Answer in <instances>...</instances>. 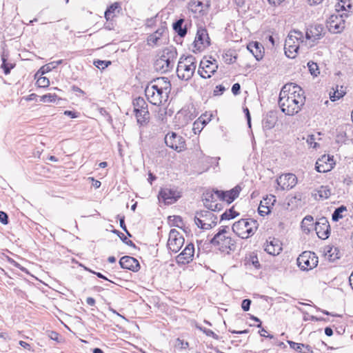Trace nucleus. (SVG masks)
I'll return each instance as SVG.
<instances>
[{"mask_svg":"<svg viewBox=\"0 0 353 353\" xmlns=\"http://www.w3.org/2000/svg\"><path fill=\"white\" fill-rule=\"evenodd\" d=\"M305 97L301 88L295 83L285 84L279 94V105L286 115L297 114L305 104Z\"/></svg>","mask_w":353,"mask_h":353,"instance_id":"nucleus-1","label":"nucleus"},{"mask_svg":"<svg viewBox=\"0 0 353 353\" xmlns=\"http://www.w3.org/2000/svg\"><path fill=\"white\" fill-rule=\"evenodd\" d=\"M210 242L219 250L227 254L234 251L236 248V242L231 237L228 226H222Z\"/></svg>","mask_w":353,"mask_h":353,"instance_id":"nucleus-2","label":"nucleus"},{"mask_svg":"<svg viewBox=\"0 0 353 353\" xmlns=\"http://www.w3.org/2000/svg\"><path fill=\"white\" fill-rule=\"evenodd\" d=\"M177 57V52L173 47L163 49L155 60L154 69L161 73H165L172 70L174 66Z\"/></svg>","mask_w":353,"mask_h":353,"instance_id":"nucleus-3","label":"nucleus"},{"mask_svg":"<svg viewBox=\"0 0 353 353\" xmlns=\"http://www.w3.org/2000/svg\"><path fill=\"white\" fill-rule=\"evenodd\" d=\"M259 224L252 219H242L235 222L232 227V231L241 239H248L254 234Z\"/></svg>","mask_w":353,"mask_h":353,"instance_id":"nucleus-4","label":"nucleus"},{"mask_svg":"<svg viewBox=\"0 0 353 353\" xmlns=\"http://www.w3.org/2000/svg\"><path fill=\"white\" fill-rule=\"evenodd\" d=\"M196 68V60L192 55L181 57L176 68L178 77L184 81L190 80Z\"/></svg>","mask_w":353,"mask_h":353,"instance_id":"nucleus-5","label":"nucleus"},{"mask_svg":"<svg viewBox=\"0 0 353 353\" xmlns=\"http://www.w3.org/2000/svg\"><path fill=\"white\" fill-rule=\"evenodd\" d=\"M303 42V35L301 32L298 30L290 31L285 41V55L290 59L295 58L298 54L300 43Z\"/></svg>","mask_w":353,"mask_h":353,"instance_id":"nucleus-6","label":"nucleus"},{"mask_svg":"<svg viewBox=\"0 0 353 353\" xmlns=\"http://www.w3.org/2000/svg\"><path fill=\"white\" fill-rule=\"evenodd\" d=\"M194 223L199 228L208 230L216 225L217 217L212 212L203 210L196 213Z\"/></svg>","mask_w":353,"mask_h":353,"instance_id":"nucleus-7","label":"nucleus"},{"mask_svg":"<svg viewBox=\"0 0 353 353\" xmlns=\"http://www.w3.org/2000/svg\"><path fill=\"white\" fill-rule=\"evenodd\" d=\"M297 264L302 270L308 271L317 266L318 257L314 252L305 251L298 257Z\"/></svg>","mask_w":353,"mask_h":353,"instance_id":"nucleus-8","label":"nucleus"},{"mask_svg":"<svg viewBox=\"0 0 353 353\" xmlns=\"http://www.w3.org/2000/svg\"><path fill=\"white\" fill-rule=\"evenodd\" d=\"M145 94L150 103L154 105H160L163 101H167L170 92H164V90H162L161 91L160 89H155V88L146 87Z\"/></svg>","mask_w":353,"mask_h":353,"instance_id":"nucleus-9","label":"nucleus"},{"mask_svg":"<svg viewBox=\"0 0 353 353\" xmlns=\"http://www.w3.org/2000/svg\"><path fill=\"white\" fill-rule=\"evenodd\" d=\"M193 45L194 52H201L210 45V39L205 28L200 27L197 29Z\"/></svg>","mask_w":353,"mask_h":353,"instance_id":"nucleus-10","label":"nucleus"},{"mask_svg":"<svg viewBox=\"0 0 353 353\" xmlns=\"http://www.w3.org/2000/svg\"><path fill=\"white\" fill-rule=\"evenodd\" d=\"M165 143L167 146L178 152L186 149L185 139L175 132L168 133L165 137Z\"/></svg>","mask_w":353,"mask_h":353,"instance_id":"nucleus-11","label":"nucleus"},{"mask_svg":"<svg viewBox=\"0 0 353 353\" xmlns=\"http://www.w3.org/2000/svg\"><path fill=\"white\" fill-rule=\"evenodd\" d=\"M327 27L331 33H341L345 27L344 16L339 14H332L327 19Z\"/></svg>","mask_w":353,"mask_h":353,"instance_id":"nucleus-12","label":"nucleus"},{"mask_svg":"<svg viewBox=\"0 0 353 353\" xmlns=\"http://www.w3.org/2000/svg\"><path fill=\"white\" fill-rule=\"evenodd\" d=\"M218 69L216 59H203L200 62L198 74L203 79L210 78Z\"/></svg>","mask_w":353,"mask_h":353,"instance_id":"nucleus-13","label":"nucleus"},{"mask_svg":"<svg viewBox=\"0 0 353 353\" xmlns=\"http://www.w3.org/2000/svg\"><path fill=\"white\" fill-rule=\"evenodd\" d=\"M183 236L176 229H172L169 233L168 247L172 252H178L184 244Z\"/></svg>","mask_w":353,"mask_h":353,"instance_id":"nucleus-14","label":"nucleus"},{"mask_svg":"<svg viewBox=\"0 0 353 353\" xmlns=\"http://www.w3.org/2000/svg\"><path fill=\"white\" fill-rule=\"evenodd\" d=\"M180 197V192L175 188H163L159 193V200L167 205L175 203Z\"/></svg>","mask_w":353,"mask_h":353,"instance_id":"nucleus-15","label":"nucleus"},{"mask_svg":"<svg viewBox=\"0 0 353 353\" xmlns=\"http://www.w3.org/2000/svg\"><path fill=\"white\" fill-rule=\"evenodd\" d=\"M335 165L333 156L323 154L316 162L315 169L318 172L325 173L331 171Z\"/></svg>","mask_w":353,"mask_h":353,"instance_id":"nucleus-16","label":"nucleus"},{"mask_svg":"<svg viewBox=\"0 0 353 353\" xmlns=\"http://www.w3.org/2000/svg\"><path fill=\"white\" fill-rule=\"evenodd\" d=\"M210 6V0H190L188 3L189 10L198 16L205 14Z\"/></svg>","mask_w":353,"mask_h":353,"instance_id":"nucleus-17","label":"nucleus"},{"mask_svg":"<svg viewBox=\"0 0 353 353\" xmlns=\"http://www.w3.org/2000/svg\"><path fill=\"white\" fill-rule=\"evenodd\" d=\"M276 183L281 190H288L296 185L297 178L295 174L292 173L281 174L276 179Z\"/></svg>","mask_w":353,"mask_h":353,"instance_id":"nucleus-18","label":"nucleus"},{"mask_svg":"<svg viewBox=\"0 0 353 353\" xmlns=\"http://www.w3.org/2000/svg\"><path fill=\"white\" fill-rule=\"evenodd\" d=\"M315 230L319 238L326 239L330 234V226L325 217H321L315 224Z\"/></svg>","mask_w":353,"mask_h":353,"instance_id":"nucleus-19","label":"nucleus"},{"mask_svg":"<svg viewBox=\"0 0 353 353\" xmlns=\"http://www.w3.org/2000/svg\"><path fill=\"white\" fill-rule=\"evenodd\" d=\"M194 254V246L189 243L185 249L176 256V261L179 264H188L192 261Z\"/></svg>","mask_w":353,"mask_h":353,"instance_id":"nucleus-20","label":"nucleus"},{"mask_svg":"<svg viewBox=\"0 0 353 353\" xmlns=\"http://www.w3.org/2000/svg\"><path fill=\"white\" fill-rule=\"evenodd\" d=\"M324 28L322 25L315 24L310 26L306 31L305 38L307 41L314 42L320 39L323 35Z\"/></svg>","mask_w":353,"mask_h":353,"instance_id":"nucleus-21","label":"nucleus"},{"mask_svg":"<svg viewBox=\"0 0 353 353\" xmlns=\"http://www.w3.org/2000/svg\"><path fill=\"white\" fill-rule=\"evenodd\" d=\"M147 87L155 88L164 90V92H170L171 83L167 77H159L150 82Z\"/></svg>","mask_w":353,"mask_h":353,"instance_id":"nucleus-22","label":"nucleus"},{"mask_svg":"<svg viewBox=\"0 0 353 353\" xmlns=\"http://www.w3.org/2000/svg\"><path fill=\"white\" fill-rule=\"evenodd\" d=\"M119 264L122 268L130 270L133 272H137L140 269V265L138 260L129 256H124L121 257L119 261Z\"/></svg>","mask_w":353,"mask_h":353,"instance_id":"nucleus-23","label":"nucleus"},{"mask_svg":"<svg viewBox=\"0 0 353 353\" xmlns=\"http://www.w3.org/2000/svg\"><path fill=\"white\" fill-rule=\"evenodd\" d=\"M241 190V188L239 185L235 186L229 191L219 190V201H226L228 203H231L239 196Z\"/></svg>","mask_w":353,"mask_h":353,"instance_id":"nucleus-24","label":"nucleus"},{"mask_svg":"<svg viewBox=\"0 0 353 353\" xmlns=\"http://www.w3.org/2000/svg\"><path fill=\"white\" fill-rule=\"evenodd\" d=\"M276 202V197L270 195L261 201L258 208L259 214L261 216H265L270 212L271 206Z\"/></svg>","mask_w":353,"mask_h":353,"instance_id":"nucleus-25","label":"nucleus"},{"mask_svg":"<svg viewBox=\"0 0 353 353\" xmlns=\"http://www.w3.org/2000/svg\"><path fill=\"white\" fill-rule=\"evenodd\" d=\"M282 250V244L279 239H273L270 241H267L265 247V251L269 254L276 256L280 254Z\"/></svg>","mask_w":353,"mask_h":353,"instance_id":"nucleus-26","label":"nucleus"},{"mask_svg":"<svg viewBox=\"0 0 353 353\" xmlns=\"http://www.w3.org/2000/svg\"><path fill=\"white\" fill-rule=\"evenodd\" d=\"M247 48L256 60L259 61L263 58V48L259 42L250 43Z\"/></svg>","mask_w":353,"mask_h":353,"instance_id":"nucleus-27","label":"nucleus"},{"mask_svg":"<svg viewBox=\"0 0 353 353\" xmlns=\"http://www.w3.org/2000/svg\"><path fill=\"white\" fill-rule=\"evenodd\" d=\"M132 105L134 107V112L142 111L144 113V115L149 114V111L148 108V104L142 97H137L134 99L132 102Z\"/></svg>","mask_w":353,"mask_h":353,"instance_id":"nucleus-28","label":"nucleus"},{"mask_svg":"<svg viewBox=\"0 0 353 353\" xmlns=\"http://www.w3.org/2000/svg\"><path fill=\"white\" fill-rule=\"evenodd\" d=\"M219 190H215V191H206L203 194V203L204 205L206 207L207 203L208 204H212L214 203L217 201V200H219Z\"/></svg>","mask_w":353,"mask_h":353,"instance_id":"nucleus-29","label":"nucleus"},{"mask_svg":"<svg viewBox=\"0 0 353 353\" xmlns=\"http://www.w3.org/2000/svg\"><path fill=\"white\" fill-rule=\"evenodd\" d=\"M165 32V28L161 27L158 28L153 34L148 37V43L149 45H158L159 41L163 34Z\"/></svg>","mask_w":353,"mask_h":353,"instance_id":"nucleus-30","label":"nucleus"},{"mask_svg":"<svg viewBox=\"0 0 353 353\" xmlns=\"http://www.w3.org/2000/svg\"><path fill=\"white\" fill-rule=\"evenodd\" d=\"M276 117L273 112L268 113L263 120V127L265 130H270L275 125Z\"/></svg>","mask_w":353,"mask_h":353,"instance_id":"nucleus-31","label":"nucleus"},{"mask_svg":"<svg viewBox=\"0 0 353 353\" xmlns=\"http://www.w3.org/2000/svg\"><path fill=\"white\" fill-rule=\"evenodd\" d=\"M121 6L118 2H115L110 6L105 12L106 20H111L115 16L116 12H119Z\"/></svg>","mask_w":353,"mask_h":353,"instance_id":"nucleus-32","label":"nucleus"},{"mask_svg":"<svg viewBox=\"0 0 353 353\" xmlns=\"http://www.w3.org/2000/svg\"><path fill=\"white\" fill-rule=\"evenodd\" d=\"M316 199H317V196L319 199H327L331 195V190L327 186L322 185L318 190H316V192L314 194Z\"/></svg>","mask_w":353,"mask_h":353,"instance_id":"nucleus-33","label":"nucleus"},{"mask_svg":"<svg viewBox=\"0 0 353 353\" xmlns=\"http://www.w3.org/2000/svg\"><path fill=\"white\" fill-rule=\"evenodd\" d=\"M184 20L182 19H180L177 20L175 23H173V29L178 34L179 36L181 37H183L187 34V29L186 28H183V23Z\"/></svg>","mask_w":353,"mask_h":353,"instance_id":"nucleus-34","label":"nucleus"},{"mask_svg":"<svg viewBox=\"0 0 353 353\" xmlns=\"http://www.w3.org/2000/svg\"><path fill=\"white\" fill-rule=\"evenodd\" d=\"M8 54L3 52L1 54V68L3 69L4 73L6 74H8L10 72V70L14 66L13 63L8 62Z\"/></svg>","mask_w":353,"mask_h":353,"instance_id":"nucleus-35","label":"nucleus"},{"mask_svg":"<svg viewBox=\"0 0 353 353\" xmlns=\"http://www.w3.org/2000/svg\"><path fill=\"white\" fill-rule=\"evenodd\" d=\"M313 217L306 216L301 222V228L305 232H310L313 227Z\"/></svg>","mask_w":353,"mask_h":353,"instance_id":"nucleus-36","label":"nucleus"},{"mask_svg":"<svg viewBox=\"0 0 353 353\" xmlns=\"http://www.w3.org/2000/svg\"><path fill=\"white\" fill-rule=\"evenodd\" d=\"M94 299L90 297V315L97 318L98 320H101L104 316V314L94 307Z\"/></svg>","mask_w":353,"mask_h":353,"instance_id":"nucleus-37","label":"nucleus"},{"mask_svg":"<svg viewBox=\"0 0 353 353\" xmlns=\"http://www.w3.org/2000/svg\"><path fill=\"white\" fill-rule=\"evenodd\" d=\"M326 256L330 261L339 259V251L337 248H330L326 252Z\"/></svg>","mask_w":353,"mask_h":353,"instance_id":"nucleus-38","label":"nucleus"},{"mask_svg":"<svg viewBox=\"0 0 353 353\" xmlns=\"http://www.w3.org/2000/svg\"><path fill=\"white\" fill-rule=\"evenodd\" d=\"M135 114V117L137 118V123L142 125L148 122L150 119V114L147 115H144V113L142 111L134 112Z\"/></svg>","mask_w":353,"mask_h":353,"instance_id":"nucleus-39","label":"nucleus"},{"mask_svg":"<svg viewBox=\"0 0 353 353\" xmlns=\"http://www.w3.org/2000/svg\"><path fill=\"white\" fill-rule=\"evenodd\" d=\"M239 215V213L234 210L232 208L228 210H226L224 213L221 215V220H230L235 218Z\"/></svg>","mask_w":353,"mask_h":353,"instance_id":"nucleus-40","label":"nucleus"},{"mask_svg":"<svg viewBox=\"0 0 353 353\" xmlns=\"http://www.w3.org/2000/svg\"><path fill=\"white\" fill-rule=\"evenodd\" d=\"M345 210H346V208L343 205L336 208L332 215V220L334 221H338L339 219H341L343 217L342 212Z\"/></svg>","mask_w":353,"mask_h":353,"instance_id":"nucleus-41","label":"nucleus"},{"mask_svg":"<svg viewBox=\"0 0 353 353\" xmlns=\"http://www.w3.org/2000/svg\"><path fill=\"white\" fill-rule=\"evenodd\" d=\"M347 8L350 9L352 8V4L350 3V1L347 0H341L340 2L338 3L336 6V10L337 12L340 10H347Z\"/></svg>","mask_w":353,"mask_h":353,"instance_id":"nucleus-42","label":"nucleus"},{"mask_svg":"<svg viewBox=\"0 0 353 353\" xmlns=\"http://www.w3.org/2000/svg\"><path fill=\"white\" fill-rule=\"evenodd\" d=\"M93 64L94 66L99 70H104L108 66H109L111 64L110 61H102V60H97L94 61Z\"/></svg>","mask_w":353,"mask_h":353,"instance_id":"nucleus-43","label":"nucleus"},{"mask_svg":"<svg viewBox=\"0 0 353 353\" xmlns=\"http://www.w3.org/2000/svg\"><path fill=\"white\" fill-rule=\"evenodd\" d=\"M345 94V92L343 90H334L332 93H330V98L332 101H335L341 97H343Z\"/></svg>","mask_w":353,"mask_h":353,"instance_id":"nucleus-44","label":"nucleus"},{"mask_svg":"<svg viewBox=\"0 0 353 353\" xmlns=\"http://www.w3.org/2000/svg\"><path fill=\"white\" fill-rule=\"evenodd\" d=\"M57 96L55 94H47L41 97L40 101L43 103L46 102H54L56 101Z\"/></svg>","mask_w":353,"mask_h":353,"instance_id":"nucleus-45","label":"nucleus"},{"mask_svg":"<svg viewBox=\"0 0 353 353\" xmlns=\"http://www.w3.org/2000/svg\"><path fill=\"white\" fill-rule=\"evenodd\" d=\"M307 65L311 74L316 77L319 74V68L316 63L309 62Z\"/></svg>","mask_w":353,"mask_h":353,"instance_id":"nucleus-46","label":"nucleus"},{"mask_svg":"<svg viewBox=\"0 0 353 353\" xmlns=\"http://www.w3.org/2000/svg\"><path fill=\"white\" fill-rule=\"evenodd\" d=\"M37 84L40 88H47L50 85V81L47 77H39L37 81Z\"/></svg>","mask_w":353,"mask_h":353,"instance_id":"nucleus-47","label":"nucleus"},{"mask_svg":"<svg viewBox=\"0 0 353 353\" xmlns=\"http://www.w3.org/2000/svg\"><path fill=\"white\" fill-rule=\"evenodd\" d=\"M170 221L173 222L174 225L181 228L183 225L182 218L179 216H173L169 217Z\"/></svg>","mask_w":353,"mask_h":353,"instance_id":"nucleus-48","label":"nucleus"},{"mask_svg":"<svg viewBox=\"0 0 353 353\" xmlns=\"http://www.w3.org/2000/svg\"><path fill=\"white\" fill-rule=\"evenodd\" d=\"M209 211L213 212V211H219L222 208V204L221 203H217V201L214 203L212 204H208L206 205V207Z\"/></svg>","mask_w":353,"mask_h":353,"instance_id":"nucleus-49","label":"nucleus"},{"mask_svg":"<svg viewBox=\"0 0 353 353\" xmlns=\"http://www.w3.org/2000/svg\"><path fill=\"white\" fill-rule=\"evenodd\" d=\"M288 343L291 348L302 352V347H304V344L295 343L291 341H288Z\"/></svg>","mask_w":353,"mask_h":353,"instance_id":"nucleus-50","label":"nucleus"},{"mask_svg":"<svg viewBox=\"0 0 353 353\" xmlns=\"http://www.w3.org/2000/svg\"><path fill=\"white\" fill-rule=\"evenodd\" d=\"M200 330H202L208 336L212 337L216 340H218L219 339V336L211 330L206 328L203 329L201 327H200Z\"/></svg>","mask_w":353,"mask_h":353,"instance_id":"nucleus-51","label":"nucleus"},{"mask_svg":"<svg viewBox=\"0 0 353 353\" xmlns=\"http://www.w3.org/2000/svg\"><path fill=\"white\" fill-rule=\"evenodd\" d=\"M202 123L201 121H195L193 123L192 130L195 134L199 133L203 128H201Z\"/></svg>","mask_w":353,"mask_h":353,"instance_id":"nucleus-52","label":"nucleus"},{"mask_svg":"<svg viewBox=\"0 0 353 353\" xmlns=\"http://www.w3.org/2000/svg\"><path fill=\"white\" fill-rule=\"evenodd\" d=\"M225 90V88L222 85H219L215 87V89L214 90V95L218 96L221 95L223 93V92Z\"/></svg>","mask_w":353,"mask_h":353,"instance_id":"nucleus-53","label":"nucleus"},{"mask_svg":"<svg viewBox=\"0 0 353 353\" xmlns=\"http://www.w3.org/2000/svg\"><path fill=\"white\" fill-rule=\"evenodd\" d=\"M250 305L251 301L250 299H244L242 301L241 307L244 311L247 312L250 310Z\"/></svg>","mask_w":353,"mask_h":353,"instance_id":"nucleus-54","label":"nucleus"},{"mask_svg":"<svg viewBox=\"0 0 353 353\" xmlns=\"http://www.w3.org/2000/svg\"><path fill=\"white\" fill-rule=\"evenodd\" d=\"M0 222L4 225L8 223V216L7 214L3 211H0Z\"/></svg>","mask_w":353,"mask_h":353,"instance_id":"nucleus-55","label":"nucleus"},{"mask_svg":"<svg viewBox=\"0 0 353 353\" xmlns=\"http://www.w3.org/2000/svg\"><path fill=\"white\" fill-rule=\"evenodd\" d=\"M241 85L239 83H234L232 87V92L234 95L239 94Z\"/></svg>","mask_w":353,"mask_h":353,"instance_id":"nucleus-56","label":"nucleus"},{"mask_svg":"<svg viewBox=\"0 0 353 353\" xmlns=\"http://www.w3.org/2000/svg\"><path fill=\"white\" fill-rule=\"evenodd\" d=\"M243 111L245 114L248 126L250 128L251 127V117H250V111L248 108H244Z\"/></svg>","mask_w":353,"mask_h":353,"instance_id":"nucleus-57","label":"nucleus"},{"mask_svg":"<svg viewBox=\"0 0 353 353\" xmlns=\"http://www.w3.org/2000/svg\"><path fill=\"white\" fill-rule=\"evenodd\" d=\"M48 336L50 339H51L52 340H54V341H59V334L56 332H50L49 334H48Z\"/></svg>","mask_w":353,"mask_h":353,"instance_id":"nucleus-58","label":"nucleus"},{"mask_svg":"<svg viewBox=\"0 0 353 353\" xmlns=\"http://www.w3.org/2000/svg\"><path fill=\"white\" fill-rule=\"evenodd\" d=\"M90 181H92V185L95 188H99L101 186V182L94 179L93 177H90Z\"/></svg>","mask_w":353,"mask_h":353,"instance_id":"nucleus-59","label":"nucleus"},{"mask_svg":"<svg viewBox=\"0 0 353 353\" xmlns=\"http://www.w3.org/2000/svg\"><path fill=\"white\" fill-rule=\"evenodd\" d=\"M90 272H92V273L96 274L99 278H101V279H103L104 280L108 281L110 283H114L113 281L109 280L107 277H105L104 275H103L100 272H94V271L91 270L90 269Z\"/></svg>","mask_w":353,"mask_h":353,"instance_id":"nucleus-60","label":"nucleus"},{"mask_svg":"<svg viewBox=\"0 0 353 353\" xmlns=\"http://www.w3.org/2000/svg\"><path fill=\"white\" fill-rule=\"evenodd\" d=\"M314 140H315V138H314V135H312H312H309L307 139V143L308 144H310V145H312V143H314V145L313 147L315 148L316 145V143L314 142Z\"/></svg>","mask_w":353,"mask_h":353,"instance_id":"nucleus-61","label":"nucleus"},{"mask_svg":"<svg viewBox=\"0 0 353 353\" xmlns=\"http://www.w3.org/2000/svg\"><path fill=\"white\" fill-rule=\"evenodd\" d=\"M119 223H120V227L125 231V232H127V228H126V225L125 224V217L123 216H121L120 219H119Z\"/></svg>","mask_w":353,"mask_h":353,"instance_id":"nucleus-62","label":"nucleus"},{"mask_svg":"<svg viewBox=\"0 0 353 353\" xmlns=\"http://www.w3.org/2000/svg\"><path fill=\"white\" fill-rule=\"evenodd\" d=\"M19 343L23 348L27 349L28 350H31V346H30V345L29 343H26L25 341H20Z\"/></svg>","mask_w":353,"mask_h":353,"instance_id":"nucleus-63","label":"nucleus"},{"mask_svg":"<svg viewBox=\"0 0 353 353\" xmlns=\"http://www.w3.org/2000/svg\"><path fill=\"white\" fill-rule=\"evenodd\" d=\"M305 348L304 351H302V353H314L312 348L308 345H304Z\"/></svg>","mask_w":353,"mask_h":353,"instance_id":"nucleus-64","label":"nucleus"}]
</instances>
